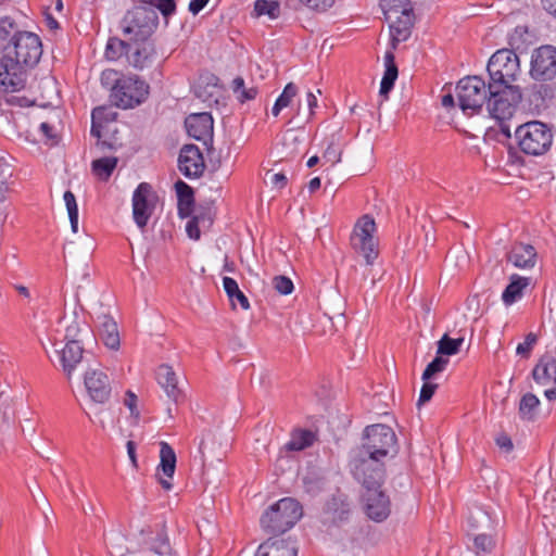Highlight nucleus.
I'll return each mask as SVG.
<instances>
[{"label":"nucleus","instance_id":"nucleus-30","mask_svg":"<svg viewBox=\"0 0 556 556\" xmlns=\"http://www.w3.org/2000/svg\"><path fill=\"white\" fill-rule=\"evenodd\" d=\"M386 71L380 84L379 93L382 97H388L389 92L393 89L394 83L399 75L395 56L392 51H387L384 54Z\"/></svg>","mask_w":556,"mask_h":556},{"label":"nucleus","instance_id":"nucleus-36","mask_svg":"<svg viewBox=\"0 0 556 556\" xmlns=\"http://www.w3.org/2000/svg\"><path fill=\"white\" fill-rule=\"evenodd\" d=\"M540 400L533 393H526L519 402L518 414L520 419L533 421L538 415Z\"/></svg>","mask_w":556,"mask_h":556},{"label":"nucleus","instance_id":"nucleus-2","mask_svg":"<svg viewBox=\"0 0 556 556\" xmlns=\"http://www.w3.org/2000/svg\"><path fill=\"white\" fill-rule=\"evenodd\" d=\"M104 55L109 61H118L125 56L128 65L142 71L152 66L156 50L152 40L125 43L119 41V37H110Z\"/></svg>","mask_w":556,"mask_h":556},{"label":"nucleus","instance_id":"nucleus-63","mask_svg":"<svg viewBox=\"0 0 556 556\" xmlns=\"http://www.w3.org/2000/svg\"><path fill=\"white\" fill-rule=\"evenodd\" d=\"M40 130L47 139L56 140L54 127L47 122L40 124Z\"/></svg>","mask_w":556,"mask_h":556},{"label":"nucleus","instance_id":"nucleus-29","mask_svg":"<svg viewBox=\"0 0 556 556\" xmlns=\"http://www.w3.org/2000/svg\"><path fill=\"white\" fill-rule=\"evenodd\" d=\"M386 71L380 84L379 93L382 97H388L389 92L393 89L394 83L399 75L395 56L392 51H387L384 54Z\"/></svg>","mask_w":556,"mask_h":556},{"label":"nucleus","instance_id":"nucleus-57","mask_svg":"<svg viewBox=\"0 0 556 556\" xmlns=\"http://www.w3.org/2000/svg\"><path fill=\"white\" fill-rule=\"evenodd\" d=\"M200 227H202V225L200 223H198V220L194 219L193 217L187 223L186 231L190 239H193V240L200 239V236H201Z\"/></svg>","mask_w":556,"mask_h":556},{"label":"nucleus","instance_id":"nucleus-24","mask_svg":"<svg viewBox=\"0 0 556 556\" xmlns=\"http://www.w3.org/2000/svg\"><path fill=\"white\" fill-rule=\"evenodd\" d=\"M414 24V10L400 13V15L396 16V20L390 25L392 49H396L400 42L406 41L410 37Z\"/></svg>","mask_w":556,"mask_h":556},{"label":"nucleus","instance_id":"nucleus-17","mask_svg":"<svg viewBox=\"0 0 556 556\" xmlns=\"http://www.w3.org/2000/svg\"><path fill=\"white\" fill-rule=\"evenodd\" d=\"M85 387L94 403L103 404L109 401L112 392L109 376L99 369H88L85 374Z\"/></svg>","mask_w":556,"mask_h":556},{"label":"nucleus","instance_id":"nucleus-33","mask_svg":"<svg viewBox=\"0 0 556 556\" xmlns=\"http://www.w3.org/2000/svg\"><path fill=\"white\" fill-rule=\"evenodd\" d=\"M118 159L115 156H104L93 160L91 163L92 174L101 181H108L116 168Z\"/></svg>","mask_w":556,"mask_h":556},{"label":"nucleus","instance_id":"nucleus-14","mask_svg":"<svg viewBox=\"0 0 556 556\" xmlns=\"http://www.w3.org/2000/svg\"><path fill=\"white\" fill-rule=\"evenodd\" d=\"M157 195L153 191L152 186L148 182H141L132 193V218L136 225L143 230L150 217L152 216Z\"/></svg>","mask_w":556,"mask_h":556},{"label":"nucleus","instance_id":"nucleus-64","mask_svg":"<svg viewBox=\"0 0 556 556\" xmlns=\"http://www.w3.org/2000/svg\"><path fill=\"white\" fill-rule=\"evenodd\" d=\"M544 10L556 17V0H541Z\"/></svg>","mask_w":556,"mask_h":556},{"label":"nucleus","instance_id":"nucleus-13","mask_svg":"<svg viewBox=\"0 0 556 556\" xmlns=\"http://www.w3.org/2000/svg\"><path fill=\"white\" fill-rule=\"evenodd\" d=\"M529 74L534 81H552L556 78V47L544 45L533 50Z\"/></svg>","mask_w":556,"mask_h":556},{"label":"nucleus","instance_id":"nucleus-61","mask_svg":"<svg viewBox=\"0 0 556 556\" xmlns=\"http://www.w3.org/2000/svg\"><path fill=\"white\" fill-rule=\"evenodd\" d=\"M496 444L500 448L504 450L505 452H510L514 447L511 439L507 434H500L496 438Z\"/></svg>","mask_w":556,"mask_h":556},{"label":"nucleus","instance_id":"nucleus-40","mask_svg":"<svg viewBox=\"0 0 556 556\" xmlns=\"http://www.w3.org/2000/svg\"><path fill=\"white\" fill-rule=\"evenodd\" d=\"M387 20H391V14H399L413 11L409 0H381L380 3Z\"/></svg>","mask_w":556,"mask_h":556},{"label":"nucleus","instance_id":"nucleus-60","mask_svg":"<svg viewBox=\"0 0 556 556\" xmlns=\"http://www.w3.org/2000/svg\"><path fill=\"white\" fill-rule=\"evenodd\" d=\"M270 184L277 188L282 189L287 186L288 179L282 173H274L269 176Z\"/></svg>","mask_w":556,"mask_h":556},{"label":"nucleus","instance_id":"nucleus-9","mask_svg":"<svg viewBox=\"0 0 556 556\" xmlns=\"http://www.w3.org/2000/svg\"><path fill=\"white\" fill-rule=\"evenodd\" d=\"M486 110L491 117L505 121L513 116L516 106L522 100V91L519 86H502L489 88Z\"/></svg>","mask_w":556,"mask_h":556},{"label":"nucleus","instance_id":"nucleus-6","mask_svg":"<svg viewBox=\"0 0 556 556\" xmlns=\"http://www.w3.org/2000/svg\"><path fill=\"white\" fill-rule=\"evenodd\" d=\"M486 71L490 76L489 88L515 86L521 74L520 61L514 49H500L490 58Z\"/></svg>","mask_w":556,"mask_h":556},{"label":"nucleus","instance_id":"nucleus-5","mask_svg":"<svg viewBox=\"0 0 556 556\" xmlns=\"http://www.w3.org/2000/svg\"><path fill=\"white\" fill-rule=\"evenodd\" d=\"M515 137L520 151L533 156L545 154L553 143L552 128L540 121H531L518 126Z\"/></svg>","mask_w":556,"mask_h":556},{"label":"nucleus","instance_id":"nucleus-25","mask_svg":"<svg viewBox=\"0 0 556 556\" xmlns=\"http://www.w3.org/2000/svg\"><path fill=\"white\" fill-rule=\"evenodd\" d=\"M508 262L518 268H532L536 262V251L533 245L515 243L507 253Z\"/></svg>","mask_w":556,"mask_h":556},{"label":"nucleus","instance_id":"nucleus-1","mask_svg":"<svg viewBox=\"0 0 556 556\" xmlns=\"http://www.w3.org/2000/svg\"><path fill=\"white\" fill-rule=\"evenodd\" d=\"M42 55V43L31 31L17 34L13 42L4 47L0 59V86L4 91H16L24 87L26 67H34Z\"/></svg>","mask_w":556,"mask_h":556},{"label":"nucleus","instance_id":"nucleus-55","mask_svg":"<svg viewBox=\"0 0 556 556\" xmlns=\"http://www.w3.org/2000/svg\"><path fill=\"white\" fill-rule=\"evenodd\" d=\"M307 8L315 11H326L332 5V0H300Z\"/></svg>","mask_w":556,"mask_h":556},{"label":"nucleus","instance_id":"nucleus-38","mask_svg":"<svg viewBox=\"0 0 556 556\" xmlns=\"http://www.w3.org/2000/svg\"><path fill=\"white\" fill-rule=\"evenodd\" d=\"M224 290L229 298V300L233 303L237 300L240 306L243 309L250 308V302L244 293L239 289L237 281L233 278L225 276L223 278Z\"/></svg>","mask_w":556,"mask_h":556},{"label":"nucleus","instance_id":"nucleus-28","mask_svg":"<svg viewBox=\"0 0 556 556\" xmlns=\"http://www.w3.org/2000/svg\"><path fill=\"white\" fill-rule=\"evenodd\" d=\"M350 513L351 505L345 497L333 496L326 503L325 514L328 516V519L337 526L345 522L350 517Z\"/></svg>","mask_w":556,"mask_h":556},{"label":"nucleus","instance_id":"nucleus-48","mask_svg":"<svg viewBox=\"0 0 556 556\" xmlns=\"http://www.w3.org/2000/svg\"><path fill=\"white\" fill-rule=\"evenodd\" d=\"M473 547L477 554L491 553L495 547V541L492 535L481 533L473 538Z\"/></svg>","mask_w":556,"mask_h":556},{"label":"nucleus","instance_id":"nucleus-56","mask_svg":"<svg viewBox=\"0 0 556 556\" xmlns=\"http://www.w3.org/2000/svg\"><path fill=\"white\" fill-rule=\"evenodd\" d=\"M121 78H117V72L114 70H105L101 74V83L105 87H111L113 90V86L116 84L117 80Z\"/></svg>","mask_w":556,"mask_h":556},{"label":"nucleus","instance_id":"nucleus-41","mask_svg":"<svg viewBox=\"0 0 556 556\" xmlns=\"http://www.w3.org/2000/svg\"><path fill=\"white\" fill-rule=\"evenodd\" d=\"M139 5L147 7V9H157L163 16L168 17L176 11L175 0H134Z\"/></svg>","mask_w":556,"mask_h":556},{"label":"nucleus","instance_id":"nucleus-49","mask_svg":"<svg viewBox=\"0 0 556 556\" xmlns=\"http://www.w3.org/2000/svg\"><path fill=\"white\" fill-rule=\"evenodd\" d=\"M273 288L281 295L292 293L294 286L292 280L283 275L275 276L271 280Z\"/></svg>","mask_w":556,"mask_h":556},{"label":"nucleus","instance_id":"nucleus-59","mask_svg":"<svg viewBox=\"0 0 556 556\" xmlns=\"http://www.w3.org/2000/svg\"><path fill=\"white\" fill-rule=\"evenodd\" d=\"M527 33V27L525 26H517L514 30V33L509 37V45L513 48H519L518 42L521 40L523 34Z\"/></svg>","mask_w":556,"mask_h":556},{"label":"nucleus","instance_id":"nucleus-21","mask_svg":"<svg viewBox=\"0 0 556 556\" xmlns=\"http://www.w3.org/2000/svg\"><path fill=\"white\" fill-rule=\"evenodd\" d=\"M526 97L534 108H545L556 97V81H535L526 89Z\"/></svg>","mask_w":556,"mask_h":556},{"label":"nucleus","instance_id":"nucleus-16","mask_svg":"<svg viewBox=\"0 0 556 556\" xmlns=\"http://www.w3.org/2000/svg\"><path fill=\"white\" fill-rule=\"evenodd\" d=\"M178 168L180 173L189 178L194 179L203 175L205 162L203 154L198 146L185 144L179 152Z\"/></svg>","mask_w":556,"mask_h":556},{"label":"nucleus","instance_id":"nucleus-50","mask_svg":"<svg viewBox=\"0 0 556 556\" xmlns=\"http://www.w3.org/2000/svg\"><path fill=\"white\" fill-rule=\"evenodd\" d=\"M538 334L534 332H529L526 336L525 342L519 343L516 349L517 355H520L523 358H529L532 352V349L538 342Z\"/></svg>","mask_w":556,"mask_h":556},{"label":"nucleus","instance_id":"nucleus-15","mask_svg":"<svg viewBox=\"0 0 556 556\" xmlns=\"http://www.w3.org/2000/svg\"><path fill=\"white\" fill-rule=\"evenodd\" d=\"M534 381L543 387H549L544 395L548 401L556 400V358L549 354L542 355L532 370Z\"/></svg>","mask_w":556,"mask_h":556},{"label":"nucleus","instance_id":"nucleus-10","mask_svg":"<svg viewBox=\"0 0 556 556\" xmlns=\"http://www.w3.org/2000/svg\"><path fill=\"white\" fill-rule=\"evenodd\" d=\"M458 105L465 114L479 113L489 96L485 81L479 76L462 78L456 86Z\"/></svg>","mask_w":556,"mask_h":556},{"label":"nucleus","instance_id":"nucleus-3","mask_svg":"<svg viewBox=\"0 0 556 556\" xmlns=\"http://www.w3.org/2000/svg\"><path fill=\"white\" fill-rule=\"evenodd\" d=\"M159 25V16L153 9L136 5L128 10L119 22L122 38L125 43L152 40Z\"/></svg>","mask_w":556,"mask_h":556},{"label":"nucleus","instance_id":"nucleus-22","mask_svg":"<svg viewBox=\"0 0 556 556\" xmlns=\"http://www.w3.org/2000/svg\"><path fill=\"white\" fill-rule=\"evenodd\" d=\"M255 556H298V545L291 539H268L257 547Z\"/></svg>","mask_w":556,"mask_h":556},{"label":"nucleus","instance_id":"nucleus-11","mask_svg":"<svg viewBox=\"0 0 556 556\" xmlns=\"http://www.w3.org/2000/svg\"><path fill=\"white\" fill-rule=\"evenodd\" d=\"M351 472L354 479L369 492L371 489H381L386 478V469L383 463L375 457H363L354 454L350 462Z\"/></svg>","mask_w":556,"mask_h":556},{"label":"nucleus","instance_id":"nucleus-8","mask_svg":"<svg viewBox=\"0 0 556 556\" xmlns=\"http://www.w3.org/2000/svg\"><path fill=\"white\" fill-rule=\"evenodd\" d=\"M375 231V219L369 215H364L355 224L350 238L352 249L364 257L367 265H372L379 256L378 241L374 237Z\"/></svg>","mask_w":556,"mask_h":556},{"label":"nucleus","instance_id":"nucleus-20","mask_svg":"<svg viewBox=\"0 0 556 556\" xmlns=\"http://www.w3.org/2000/svg\"><path fill=\"white\" fill-rule=\"evenodd\" d=\"M86 348L72 342L71 344L65 343L63 348L55 350L61 368L67 379H71L77 365L83 361Z\"/></svg>","mask_w":556,"mask_h":556},{"label":"nucleus","instance_id":"nucleus-27","mask_svg":"<svg viewBox=\"0 0 556 556\" xmlns=\"http://www.w3.org/2000/svg\"><path fill=\"white\" fill-rule=\"evenodd\" d=\"M100 337L105 346L111 350H118L121 339L116 321L109 315L98 317Z\"/></svg>","mask_w":556,"mask_h":556},{"label":"nucleus","instance_id":"nucleus-47","mask_svg":"<svg viewBox=\"0 0 556 556\" xmlns=\"http://www.w3.org/2000/svg\"><path fill=\"white\" fill-rule=\"evenodd\" d=\"M448 364V359L443 356H435L432 362H430L426 369L422 372V380H430L435 374L442 372Z\"/></svg>","mask_w":556,"mask_h":556},{"label":"nucleus","instance_id":"nucleus-46","mask_svg":"<svg viewBox=\"0 0 556 556\" xmlns=\"http://www.w3.org/2000/svg\"><path fill=\"white\" fill-rule=\"evenodd\" d=\"M341 155H342L341 146L334 139V136H332L330 142L328 143V146L323 154V160L325 161V163H328L330 166H333L341 161Z\"/></svg>","mask_w":556,"mask_h":556},{"label":"nucleus","instance_id":"nucleus-26","mask_svg":"<svg viewBox=\"0 0 556 556\" xmlns=\"http://www.w3.org/2000/svg\"><path fill=\"white\" fill-rule=\"evenodd\" d=\"M64 341L67 344L74 342L77 345L87 346L94 342V334L92 329L85 321L74 319L65 328Z\"/></svg>","mask_w":556,"mask_h":556},{"label":"nucleus","instance_id":"nucleus-7","mask_svg":"<svg viewBox=\"0 0 556 556\" xmlns=\"http://www.w3.org/2000/svg\"><path fill=\"white\" fill-rule=\"evenodd\" d=\"M364 440L354 454L380 460L391 451H395L396 435L393 429L387 425L377 424L366 427Z\"/></svg>","mask_w":556,"mask_h":556},{"label":"nucleus","instance_id":"nucleus-23","mask_svg":"<svg viewBox=\"0 0 556 556\" xmlns=\"http://www.w3.org/2000/svg\"><path fill=\"white\" fill-rule=\"evenodd\" d=\"M155 378L172 401L178 403L182 399V392L178 388L177 375L172 366L167 364L160 365L155 371Z\"/></svg>","mask_w":556,"mask_h":556},{"label":"nucleus","instance_id":"nucleus-52","mask_svg":"<svg viewBox=\"0 0 556 556\" xmlns=\"http://www.w3.org/2000/svg\"><path fill=\"white\" fill-rule=\"evenodd\" d=\"M152 549L161 556L170 555L172 547L165 533L161 532L157 534L152 545Z\"/></svg>","mask_w":556,"mask_h":556},{"label":"nucleus","instance_id":"nucleus-34","mask_svg":"<svg viewBox=\"0 0 556 556\" xmlns=\"http://www.w3.org/2000/svg\"><path fill=\"white\" fill-rule=\"evenodd\" d=\"M529 285L528 278L513 275L509 285L502 294V300L506 305H511L521 298L523 289Z\"/></svg>","mask_w":556,"mask_h":556},{"label":"nucleus","instance_id":"nucleus-4","mask_svg":"<svg viewBox=\"0 0 556 556\" xmlns=\"http://www.w3.org/2000/svg\"><path fill=\"white\" fill-rule=\"evenodd\" d=\"M301 504L291 497H285L269 506L261 517V526L266 533L281 534L289 531L301 519Z\"/></svg>","mask_w":556,"mask_h":556},{"label":"nucleus","instance_id":"nucleus-12","mask_svg":"<svg viewBox=\"0 0 556 556\" xmlns=\"http://www.w3.org/2000/svg\"><path fill=\"white\" fill-rule=\"evenodd\" d=\"M149 85L138 77H123L113 86V103L121 109H131L141 104L148 97Z\"/></svg>","mask_w":556,"mask_h":556},{"label":"nucleus","instance_id":"nucleus-45","mask_svg":"<svg viewBox=\"0 0 556 556\" xmlns=\"http://www.w3.org/2000/svg\"><path fill=\"white\" fill-rule=\"evenodd\" d=\"M63 199H64V202H65V205L67 208L68 218L71 222V228H72L73 232H77L78 231V206H77L76 198L72 191L67 190L64 192Z\"/></svg>","mask_w":556,"mask_h":556},{"label":"nucleus","instance_id":"nucleus-39","mask_svg":"<svg viewBox=\"0 0 556 556\" xmlns=\"http://www.w3.org/2000/svg\"><path fill=\"white\" fill-rule=\"evenodd\" d=\"M231 88L238 101L241 103L254 100L258 93V89L256 87L247 88L244 79L240 76L232 80Z\"/></svg>","mask_w":556,"mask_h":556},{"label":"nucleus","instance_id":"nucleus-43","mask_svg":"<svg viewBox=\"0 0 556 556\" xmlns=\"http://www.w3.org/2000/svg\"><path fill=\"white\" fill-rule=\"evenodd\" d=\"M464 342V338L452 339L448 334H444L438 342V354L442 355H455L459 352V349Z\"/></svg>","mask_w":556,"mask_h":556},{"label":"nucleus","instance_id":"nucleus-42","mask_svg":"<svg viewBox=\"0 0 556 556\" xmlns=\"http://www.w3.org/2000/svg\"><path fill=\"white\" fill-rule=\"evenodd\" d=\"M298 88L293 83L287 84L282 93L277 98L271 113L274 116H278L282 109L289 106L292 99L296 96Z\"/></svg>","mask_w":556,"mask_h":556},{"label":"nucleus","instance_id":"nucleus-18","mask_svg":"<svg viewBox=\"0 0 556 556\" xmlns=\"http://www.w3.org/2000/svg\"><path fill=\"white\" fill-rule=\"evenodd\" d=\"M362 497L368 518L376 522H381L389 517L391 503L384 491L381 489H371L369 492H364Z\"/></svg>","mask_w":556,"mask_h":556},{"label":"nucleus","instance_id":"nucleus-35","mask_svg":"<svg viewBox=\"0 0 556 556\" xmlns=\"http://www.w3.org/2000/svg\"><path fill=\"white\" fill-rule=\"evenodd\" d=\"M160 465L157 470H161L166 477L172 478L176 469V454L173 447L162 441L160 443Z\"/></svg>","mask_w":556,"mask_h":556},{"label":"nucleus","instance_id":"nucleus-54","mask_svg":"<svg viewBox=\"0 0 556 556\" xmlns=\"http://www.w3.org/2000/svg\"><path fill=\"white\" fill-rule=\"evenodd\" d=\"M438 388L437 383L431 382L430 380H424V384L420 390L418 405L425 404L429 402L433 396L435 390Z\"/></svg>","mask_w":556,"mask_h":556},{"label":"nucleus","instance_id":"nucleus-37","mask_svg":"<svg viewBox=\"0 0 556 556\" xmlns=\"http://www.w3.org/2000/svg\"><path fill=\"white\" fill-rule=\"evenodd\" d=\"M23 30L18 29L17 23L10 16H3L0 18V49L4 50V42H13L17 34Z\"/></svg>","mask_w":556,"mask_h":556},{"label":"nucleus","instance_id":"nucleus-53","mask_svg":"<svg viewBox=\"0 0 556 556\" xmlns=\"http://www.w3.org/2000/svg\"><path fill=\"white\" fill-rule=\"evenodd\" d=\"M106 112V109L103 106H98L92 110L91 117H92V125L90 129V134L93 137L100 138L101 137V125L98 123L99 121L104 118V114Z\"/></svg>","mask_w":556,"mask_h":556},{"label":"nucleus","instance_id":"nucleus-19","mask_svg":"<svg viewBox=\"0 0 556 556\" xmlns=\"http://www.w3.org/2000/svg\"><path fill=\"white\" fill-rule=\"evenodd\" d=\"M213 124V117L207 112L190 114L185 121L188 135L204 143L207 140L212 141Z\"/></svg>","mask_w":556,"mask_h":556},{"label":"nucleus","instance_id":"nucleus-31","mask_svg":"<svg viewBox=\"0 0 556 556\" xmlns=\"http://www.w3.org/2000/svg\"><path fill=\"white\" fill-rule=\"evenodd\" d=\"M315 439V434L311 430L296 429L291 432V438L285 444L283 448L288 452L303 451L312 446Z\"/></svg>","mask_w":556,"mask_h":556},{"label":"nucleus","instance_id":"nucleus-32","mask_svg":"<svg viewBox=\"0 0 556 556\" xmlns=\"http://www.w3.org/2000/svg\"><path fill=\"white\" fill-rule=\"evenodd\" d=\"M178 198V213L181 217H186L191 213V206L194 203L193 189L182 180L175 184Z\"/></svg>","mask_w":556,"mask_h":556},{"label":"nucleus","instance_id":"nucleus-58","mask_svg":"<svg viewBox=\"0 0 556 556\" xmlns=\"http://www.w3.org/2000/svg\"><path fill=\"white\" fill-rule=\"evenodd\" d=\"M137 395L128 390L125 395L124 404L127 406L132 416L136 418L139 417V412L137 410Z\"/></svg>","mask_w":556,"mask_h":556},{"label":"nucleus","instance_id":"nucleus-62","mask_svg":"<svg viewBox=\"0 0 556 556\" xmlns=\"http://www.w3.org/2000/svg\"><path fill=\"white\" fill-rule=\"evenodd\" d=\"M210 0H191L188 10L193 14H199L208 3Z\"/></svg>","mask_w":556,"mask_h":556},{"label":"nucleus","instance_id":"nucleus-51","mask_svg":"<svg viewBox=\"0 0 556 556\" xmlns=\"http://www.w3.org/2000/svg\"><path fill=\"white\" fill-rule=\"evenodd\" d=\"M193 218L197 219L203 228H210L215 218V211L212 206L200 207L195 211Z\"/></svg>","mask_w":556,"mask_h":556},{"label":"nucleus","instance_id":"nucleus-44","mask_svg":"<svg viewBox=\"0 0 556 556\" xmlns=\"http://www.w3.org/2000/svg\"><path fill=\"white\" fill-rule=\"evenodd\" d=\"M255 16L268 15L271 20L280 15V5L277 1L256 0L254 2Z\"/></svg>","mask_w":556,"mask_h":556}]
</instances>
